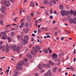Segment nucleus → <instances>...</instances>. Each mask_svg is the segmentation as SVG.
<instances>
[{"mask_svg":"<svg viewBox=\"0 0 76 76\" xmlns=\"http://www.w3.org/2000/svg\"><path fill=\"white\" fill-rule=\"evenodd\" d=\"M29 37L28 36H25L24 37V39L23 40V42H21V45H25L26 44L28 43V40H29Z\"/></svg>","mask_w":76,"mask_h":76,"instance_id":"1","label":"nucleus"},{"mask_svg":"<svg viewBox=\"0 0 76 76\" xmlns=\"http://www.w3.org/2000/svg\"><path fill=\"white\" fill-rule=\"evenodd\" d=\"M12 48L13 51H17V53H19V51H20V46H18L17 47L16 45H13L12 46Z\"/></svg>","mask_w":76,"mask_h":76,"instance_id":"2","label":"nucleus"},{"mask_svg":"<svg viewBox=\"0 0 76 76\" xmlns=\"http://www.w3.org/2000/svg\"><path fill=\"white\" fill-rule=\"evenodd\" d=\"M33 50H34L35 52H36V53H38V50H40L41 49L38 46H36V48L35 47H33Z\"/></svg>","mask_w":76,"mask_h":76,"instance_id":"3","label":"nucleus"},{"mask_svg":"<svg viewBox=\"0 0 76 76\" xmlns=\"http://www.w3.org/2000/svg\"><path fill=\"white\" fill-rule=\"evenodd\" d=\"M69 22L70 24H76V18H74V19L71 18L69 20Z\"/></svg>","mask_w":76,"mask_h":76,"instance_id":"4","label":"nucleus"},{"mask_svg":"<svg viewBox=\"0 0 76 76\" xmlns=\"http://www.w3.org/2000/svg\"><path fill=\"white\" fill-rule=\"evenodd\" d=\"M4 4L5 6H7V7H9V6H10V2L8 1H4Z\"/></svg>","mask_w":76,"mask_h":76,"instance_id":"5","label":"nucleus"},{"mask_svg":"<svg viewBox=\"0 0 76 76\" xmlns=\"http://www.w3.org/2000/svg\"><path fill=\"white\" fill-rule=\"evenodd\" d=\"M52 73H51V71H49L46 73V74L45 75V76H51L52 75Z\"/></svg>","mask_w":76,"mask_h":76,"instance_id":"6","label":"nucleus"},{"mask_svg":"<svg viewBox=\"0 0 76 76\" xmlns=\"http://www.w3.org/2000/svg\"><path fill=\"white\" fill-rule=\"evenodd\" d=\"M61 15L62 16H64L65 15H66V11L65 10H63L61 11Z\"/></svg>","mask_w":76,"mask_h":76,"instance_id":"7","label":"nucleus"},{"mask_svg":"<svg viewBox=\"0 0 76 76\" xmlns=\"http://www.w3.org/2000/svg\"><path fill=\"white\" fill-rule=\"evenodd\" d=\"M14 73H15V75H13V76H17V75H18V74H19V72H18V69L15 70Z\"/></svg>","mask_w":76,"mask_h":76,"instance_id":"8","label":"nucleus"},{"mask_svg":"<svg viewBox=\"0 0 76 76\" xmlns=\"http://www.w3.org/2000/svg\"><path fill=\"white\" fill-rule=\"evenodd\" d=\"M52 58L53 59H56L57 58V55L56 54H52Z\"/></svg>","mask_w":76,"mask_h":76,"instance_id":"9","label":"nucleus"},{"mask_svg":"<svg viewBox=\"0 0 76 76\" xmlns=\"http://www.w3.org/2000/svg\"><path fill=\"white\" fill-rule=\"evenodd\" d=\"M28 30H29L28 28H24L23 31V32L25 34H28Z\"/></svg>","mask_w":76,"mask_h":76,"instance_id":"10","label":"nucleus"},{"mask_svg":"<svg viewBox=\"0 0 76 76\" xmlns=\"http://www.w3.org/2000/svg\"><path fill=\"white\" fill-rule=\"evenodd\" d=\"M1 12L2 13L4 12V11H5V7L4 6L1 7Z\"/></svg>","mask_w":76,"mask_h":76,"instance_id":"11","label":"nucleus"},{"mask_svg":"<svg viewBox=\"0 0 76 76\" xmlns=\"http://www.w3.org/2000/svg\"><path fill=\"white\" fill-rule=\"evenodd\" d=\"M27 20L28 21H30L31 20V17L29 15H28L27 17Z\"/></svg>","mask_w":76,"mask_h":76,"instance_id":"12","label":"nucleus"},{"mask_svg":"<svg viewBox=\"0 0 76 76\" xmlns=\"http://www.w3.org/2000/svg\"><path fill=\"white\" fill-rule=\"evenodd\" d=\"M17 38L19 39H20V40H22V39H23V37H22L20 35H18L17 36Z\"/></svg>","mask_w":76,"mask_h":76,"instance_id":"13","label":"nucleus"},{"mask_svg":"<svg viewBox=\"0 0 76 76\" xmlns=\"http://www.w3.org/2000/svg\"><path fill=\"white\" fill-rule=\"evenodd\" d=\"M49 64H51L52 66H54V63L53 62H52L51 61H50L49 62Z\"/></svg>","mask_w":76,"mask_h":76,"instance_id":"14","label":"nucleus"},{"mask_svg":"<svg viewBox=\"0 0 76 76\" xmlns=\"http://www.w3.org/2000/svg\"><path fill=\"white\" fill-rule=\"evenodd\" d=\"M7 39L9 43V42H11L12 40V38H10V37H8Z\"/></svg>","mask_w":76,"mask_h":76,"instance_id":"15","label":"nucleus"},{"mask_svg":"<svg viewBox=\"0 0 76 76\" xmlns=\"http://www.w3.org/2000/svg\"><path fill=\"white\" fill-rule=\"evenodd\" d=\"M2 52H3V53H4V52L5 51V45H2Z\"/></svg>","mask_w":76,"mask_h":76,"instance_id":"16","label":"nucleus"},{"mask_svg":"<svg viewBox=\"0 0 76 76\" xmlns=\"http://www.w3.org/2000/svg\"><path fill=\"white\" fill-rule=\"evenodd\" d=\"M26 56L27 57H28V58H32V56L30 54H27L26 55Z\"/></svg>","mask_w":76,"mask_h":76,"instance_id":"17","label":"nucleus"},{"mask_svg":"<svg viewBox=\"0 0 76 76\" xmlns=\"http://www.w3.org/2000/svg\"><path fill=\"white\" fill-rule=\"evenodd\" d=\"M17 65L18 66H20L21 67H23V64L21 63H18L17 64Z\"/></svg>","mask_w":76,"mask_h":76,"instance_id":"18","label":"nucleus"},{"mask_svg":"<svg viewBox=\"0 0 76 76\" xmlns=\"http://www.w3.org/2000/svg\"><path fill=\"white\" fill-rule=\"evenodd\" d=\"M43 51L45 53H48V50L47 49H43Z\"/></svg>","mask_w":76,"mask_h":76,"instance_id":"19","label":"nucleus"},{"mask_svg":"<svg viewBox=\"0 0 76 76\" xmlns=\"http://www.w3.org/2000/svg\"><path fill=\"white\" fill-rule=\"evenodd\" d=\"M59 7L60 9H64V6H63L62 5L60 4Z\"/></svg>","mask_w":76,"mask_h":76,"instance_id":"20","label":"nucleus"},{"mask_svg":"<svg viewBox=\"0 0 76 76\" xmlns=\"http://www.w3.org/2000/svg\"><path fill=\"white\" fill-rule=\"evenodd\" d=\"M2 39H7V37L6 35L3 36L2 37Z\"/></svg>","mask_w":76,"mask_h":76,"instance_id":"21","label":"nucleus"},{"mask_svg":"<svg viewBox=\"0 0 76 76\" xmlns=\"http://www.w3.org/2000/svg\"><path fill=\"white\" fill-rule=\"evenodd\" d=\"M24 26V23L23 22L22 23L20 26V28H23V27Z\"/></svg>","mask_w":76,"mask_h":76,"instance_id":"22","label":"nucleus"},{"mask_svg":"<svg viewBox=\"0 0 76 76\" xmlns=\"http://www.w3.org/2000/svg\"><path fill=\"white\" fill-rule=\"evenodd\" d=\"M64 53H60L59 55L58 56L59 57H61L62 56H64Z\"/></svg>","mask_w":76,"mask_h":76,"instance_id":"23","label":"nucleus"},{"mask_svg":"<svg viewBox=\"0 0 76 76\" xmlns=\"http://www.w3.org/2000/svg\"><path fill=\"white\" fill-rule=\"evenodd\" d=\"M48 4L49 6H51L52 5H53V2L51 1H50L48 3Z\"/></svg>","mask_w":76,"mask_h":76,"instance_id":"24","label":"nucleus"},{"mask_svg":"<svg viewBox=\"0 0 76 76\" xmlns=\"http://www.w3.org/2000/svg\"><path fill=\"white\" fill-rule=\"evenodd\" d=\"M48 66V64H42L43 67H47Z\"/></svg>","mask_w":76,"mask_h":76,"instance_id":"25","label":"nucleus"},{"mask_svg":"<svg viewBox=\"0 0 76 76\" xmlns=\"http://www.w3.org/2000/svg\"><path fill=\"white\" fill-rule=\"evenodd\" d=\"M23 60L25 62H27V61H28V59L26 58L23 59Z\"/></svg>","mask_w":76,"mask_h":76,"instance_id":"26","label":"nucleus"},{"mask_svg":"<svg viewBox=\"0 0 76 76\" xmlns=\"http://www.w3.org/2000/svg\"><path fill=\"white\" fill-rule=\"evenodd\" d=\"M5 52L6 53H9V48H6Z\"/></svg>","mask_w":76,"mask_h":76,"instance_id":"27","label":"nucleus"},{"mask_svg":"<svg viewBox=\"0 0 76 76\" xmlns=\"http://www.w3.org/2000/svg\"><path fill=\"white\" fill-rule=\"evenodd\" d=\"M66 15H69L70 13V12L69 11H67L66 12Z\"/></svg>","mask_w":76,"mask_h":76,"instance_id":"28","label":"nucleus"},{"mask_svg":"<svg viewBox=\"0 0 76 76\" xmlns=\"http://www.w3.org/2000/svg\"><path fill=\"white\" fill-rule=\"evenodd\" d=\"M31 54H33V55H35V54H37L36 52H34V51H31Z\"/></svg>","mask_w":76,"mask_h":76,"instance_id":"29","label":"nucleus"},{"mask_svg":"<svg viewBox=\"0 0 76 76\" xmlns=\"http://www.w3.org/2000/svg\"><path fill=\"white\" fill-rule=\"evenodd\" d=\"M57 69V68L56 67H55L53 69V72H56Z\"/></svg>","mask_w":76,"mask_h":76,"instance_id":"30","label":"nucleus"},{"mask_svg":"<svg viewBox=\"0 0 76 76\" xmlns=\"http://www.w3.org/2000/svg\"><path fill=\"white\" fill-rule=\"evenodd\" d=\"M16 68L20 70H21L22 69V68L21 67H16Z\"/></svg>","mask_w":76,"mask_h":76,"instance_id":"31","label":"nucleus"},{"mask_svg":"<svg viewBox=\"0 0 76 76\" xmlns=\"http://www.w3.org/2000/svg\"><path fill=\"white\" fill-rule=\"evenodd\" d=\"M11 35L12 37H14L15 36V33L13 32H11Z\"/></svg>","mask_w":76,"mask_h":76,"instance_id":"32","label":"nucleus"},{"mask_svg":"<svg viewBox=\"0 0 76 76\" xmlns=\"http://www.w3.org/2000/svg\"><path fill=\"white\" fill-rule=\"evenodd\" d=\"M34 6H35V4L34 3H32L30 4V6H31V7H34Z\"/></svg>","mask_w":76,"mask_h":76,"instance_id":"33","label":"nucleus"},{"mask_svg":"<svg viewBox=\"0 0 76 76\" xmlns=\"http://www.w3.org/2000/svg\"><path fill=\"white\" fill-rule=\"evenodd\" d=\"M6 48H9V45L7 44H6L5 45Z\"/></svg>","mask_w":76,"mask_h":76,"instance_id":"34","label":"nucleus"},{"mask_svg":"<svg viewBox=\"0 0 76 76\" xmlns=\"http://www.w3.org/2000/svg\"><path fill=\"white\" fill-rule=\"evenodd\" d=\"M1 35H6V33L4 32L1 33Z\"/></svg>","mask_w":76,"mask_h":76,"instance_id":"35","label":"nucleus"},{"mask_svg":"<svg viewBox=\"0 0 76 76\" xmlns=\"http://www.w3.org/2000/svg\"><path fill=\"white\" fill-rule=\"evenodd\" d=\"M48 49L50 53L51 54L52 53V51H51V49H50V48L48 47Z\"/></svg>","mask_w":76,"mask_h":76,"instance_id":"36","label":"nucleus"},{"mask_svg":"<svg viewBox=\"0 0 76 76\" xmlns=\"http://www.w3.org/2000/svg\"><path fill=\"white\" fill-rule=\"evenodd\" d=\"M22 12H23V13H25V10H21L20 12V14Z\"/></svg>","mask_w":76,"mask_h":76,"instance_id":"37","label":"nucleus"},{"mask_svg":"<svg viewBox=\"0 0 76 76\" xmlns=\"http://www.w3.org/2000/svg\"><path fill=\"white\" fill-rule=\"evenodd\" d=\"M4 22V21H0V23L1 24V25H3V23Z\"/></svg>","mask_w":76,"mask_h":76,"instance_id":"38","label":"nucleus"},{"mask_svg":"<svg viewBox=\"0 0 76 76\" xmlns=\"http://www.w3.org/2000/svg\"><path fill=\"white\" fill-rule=\"evenodd\" d=\"M53 3L54 4H57V2H56V1L55 0H53Z\"/></svg>","mask_w":76,"mask_h":76,"instance_id":"39","label":"nucleus"},{"mask_svg":"<svg viewBox=\"0 0 76 76\" xmlns=\"http://www.w3.org/2000/svg\"><path fill=\"white\" fill-rule=\"evenodd\" d=\"M73 13H74V12H73V10H71V15H73Z\"/></svg>","mask_w":76,"mask_h":76,"instance_id":"40","label":"nucleus"},{"mask_svg":"<svg viewBox=\"0 0 76 76\" xmlns=\"http://www.w3.org/2000/svg\"><path fill=\"white\" fill-rule=\"evenodd\" d=\"M42 68H43V67H38V69L39 70H42Z\"/></svg>","mask_w":76,"mask_h":76,"instance_id":"41","label":"nucleus"},{"mask_svg":"<svg viewBox=\"0 0 76 76\" xmlns=\"http://www.w3.org/2000/svg\"><path fill=\"white\" fill-rule=\"evenodd\" d=\"M25 26L26 27H28V23H26L25 24Z\"/></svg>","mask_w":76,"mask_h":76,"instance_id":"42","label":"nucleus"},{"mask_svg":"<svg viewBox=\"0 0 76 76\" xmlns=\"http://www.w3.org/2000/svg\"><path fill=\"white\" fill-rule=\"evenodd\" d=\"M53 10H52V9H51L50 10V14H53Z\"/></svg>","mask_w":76,"mask_h":76,"instance_id":"43","label":"nucleus"},{"mask_svg":"<svg viewBox=\"0 0 76 76\" xmlns=\"http://www.w3.org/2000/svg\"><path fill=\"white\" fill-rule=\"evenodd\" d=\"M10 26H11L10 24L7 25L6 26V27H7V28L8 27H10Z\"/></svg>","mask_w":76,"mask_h":76,"instance_id":"44","label":"nucleus"},{"mask_svg":"<svg viewBox=\"0 0 76 76\" xmlns=\"http://www.w3.org/2000/svg\"><path fill=\"white\" fill-rule=\"evenodd\" d=\"M45 14L46 15H48V12L47 11H46L45 12Z\"/></svg>","mask_w":76,"mask_h":76,"instance_id":"45","label":"nucleus"},{"mask_svg":"<svg viewBox=\"0 0 76 76\" xmlns=\"http://www.w3.org/2000/svg\"><path fill=\"white\" fill-rule=\"evenodd\" d=\"M41 33V31H40V30L39 29H38V34H40Z\"/></svg>","mask_w":76,"mask_h":76,"instance_id":"46","label":"nucleus"},{"mask_svg":"<svg viewBox=\"0 0 76 76\" xmlns=\"http://www.w3.org/2000/svg\"><path fill=\"white\" fill-rule=\"evenodd\" d=\"M35 76H38L39 75H38V74L37 73H35Z\"/></svg>","mask_w":76,"mask_h":76,"instance_id":"47","label":"nucleus"},{"mask_svg":"<svg viewBox=\"0 0 76 76\" xmlns=\"http://www.w3.org/2000/svg\"><path fill=\"white\" fill-rule=\"evenodd\" d=\"M28 48L26 49L25 50L24 53H26L27 51H28Z\"/></svg>","mask_w":76,"mask_h":76,"instance_id":"48","label":"nucleus"},{"mask_svg":"<svg viewBox=\"0 0 76 76\" xmlns=\"http://www.w3.org/2000/svg\"><path fill=\"white\" fill-rule=\"evenodd\" d=\"M31 17H33V16H34V13H33V12H31Z\"/></svg>","mask_w":76,"mask_h":76,"instance_id":"49","label":"nucleus"},{"mask_svg":"<svg viewBox=\"0 0 76 76\" xmlns=\"http://www.w3.org/2000/svg\"><path fill=\"white\" fill-rule=\"evenodd\" d=\"M42 66L41 64H39L38 65V67H42Z\"/></svg>","mask_w":76,"mask_h":76,"instance_id":"50","label":"nucleus"},{"mask_svg":"<svg viewBox=\"0 0 76 76\" xmlns=\"http://www.w3.org/2000/svg\"><path fill=\"white\" fill-rule=\"evenodd\" d=\"M36 13L37 15H39V14H40V13L39 12H37Z\"/></svg>","mask_w":76,"mask_h":76,"instance_id":"51","label":"nucleus"},{"mask_svg":"<svg viewBox=\"0 0 76 76\" xmlns=\"http://www.w3.org/2000/svg\"><path fill=\"white\" fill-rule=\"evenodd\" d=\"M64 39V38L63 37H61V40H62V41H63V40Z\"/></svg>","mask_w":76,"mask_h":76,"instance_id":"52","label":"nucleus"},{"mask_svg":"<svg viewBox=\"0 0 76 76\" xmlns=\"http://www.w3.org/2000/svg\"><path fill=\"white\" fill-rule=\"evenodd\" d=\"M50 19H53V16H52V15H51L50 16Z\"/></svg>","mask_w":76,"mask_h":76,"instance_id":"53","label":"nucleus"},{"mask_svg":"<svg viewBox=\"0 0 76 76\" xmlns=\"http://www.w3.org/2000/svg\"><path fill=\"white\" fill-rule=\"evenodd\" d=\"M56 23V21H55V20H54L52 22V23H53V24H54V23Z\"/></svg>","mask_w":76,"mask_h":76,"instance_id":"54","label":"nucleus"},{"mask_svg":"<svg viewBox=\"0 0 76 76\" xmlns=\"http://www.w3.org/2000/svg\"><path fill=\"white\" fill-rule=\"evenodd\" d=\"M0 59H3V58H5V57H1L0 58Z\"/></svg>","mask_w":76,"mask_h":76,"instance_id":"55","label":"nucleus"},{"mask_svg":"<svg viewBox=\"0 0 76 76\" xmlns=\"http://www.w3.org/2000/svg\"><path fill=\"white\" fill-rule=\"evenodd\" d=\"M2 48H3V46H1L0 45V50H1V49H2Z\"/></svg>","mask_w":76,"mask_h":76,"instance_id":"56","label":"nucleus"},{"mask_svg":"<svg viewBox=\"0 0 76 76\" xmlns=\"http://www.w3.org/2000/svg\"><path fill=\"white\" fill-rule=\"evenodd\" d=\"M55 35H57V32H56L54 34Z\"/></svg>","mask_w":76,"mask_h":76,"instance_id":"57","label":"nucleus"},{"mask_svg":"<svg viewBox=\"0 0 76 76\" xmlns=\"http://www.w3.org/2000/svg\"><path fill=\"white\" fill-rule=\"evenodd\" d=\"M16 19L17 18H16V19L14 18V21L15 22H17V20H16Z\"/></svg>","mask_w":76,"mask_h":76,"instance_id":"58","label":"nucleus"},{"mask_svg":"<svg viewBox=\"0 0 76 76\" xmlns=\"http://www.w3.org/2000/svg\"><path fill=\"white\" fill-rule=\"evenodd\" d=\"M31 35L32 36V37H35V34H32Z\"/></svg>","mask_w":76,"mask_h":76,"instance_id":"59","label":"nucleus"},{"mask_svg":"<svg viewBox=\"0 0 76 76\" xmlns=\"http://www.w3.org/2000/svg\"><path fill=\"white\" fill-rule=\"evenodd\" d=\"M35 23L36 24H37L38 23V20H36V21H35Z\"/></svg>","mask_w":76,"mask_h":76,"instance_id":"60","label":"nucleus"},{"mask_svg":"<svg viewBox=\"0 0 76 76\" xmlns=\"http://www.w3.org/2000/svg\"><path fill=\"white\" fill-rule=\"evenodd\" d=\"M40 7L41 9H45V7Z\"/></svg>","mask_w":76,"mask_h":76,"instance_id":"61","label":"nucleus"},{"mask_svg":"<svg viewBox=\"0 0 76 76\" xmlns=\"http://www.w3.org/2000/svg\"><path fill=\"white\" fill-rule=\"evenodd\" d=\"M74 15H76V11H75L74 12Z\"/></svg>","mask_w":76,"mask_h":76,"instance_id":"62","label":"nucleus"},{"mask_svg":"<svg viewBox=\"0 0 76 76\" xmlns=\"http://www.w3.org/2000/svg\"><path fill=\"white\" fill-rule=\"evenodd\" d=\"M76 58H74L73 60V61H76Z\"/></svg>","mask_w":76,"mask_h":76,"instance_id":"63","label":"nucleus"},{"mask_svg":"<svg viewBox=\"0 0 76 76\" xmlns=\"http://www.w3.org/2000/svg\"><path fill=\"white\" fill-rule=\"evenodd\" d=\"M71 68L72 69V70L73 71H74V69H73L74 68L73 67H71Z\"/></svg>","mask_w":76,"mask_h":76,"instance_id":"64","label":"nucleus"}]
</instances>
